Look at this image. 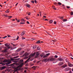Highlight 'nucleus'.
Instances as JSON below:
<instances>
[{
	"mask_svg": "<svg viewBox=\"0 0 73 73\" xmlns=\"http://www.w3.org/2000/svg\"><path fill=\"white\" fill-rule=\"evenodd\" d=\"M14 59L13 58H11L10 59H8L7 60H5L3 61V62L6 63L7 62V63H6V64H10L11 62V61H13Z\"/></svg>",
	"mask_w": 73,
	"mask_h": 73,
	"instance_id": "obj_1",
	"label": "nucleus"
},
{
	"mask_svg": "<svg viewBox=\"0 0 73 73\" xmlns=\"http://www.w3.org/2000/svg\"><path fill=\"white\" fill-rule=\"evenodd\" d=\"M19 60V59H15V60L16 61H15V62H17L18 61L19 63H21V64H20V67H21L22 66H23V64H24V63H21L22 62H23V60H21L19 61H18V60Z\"/></svg>",
	"mask_w": 73,
	"mask_h": 73,
	"instance_id": "obj_2",
	"label": "nucleus"
},
{
	"mask_svg": "<svg viewBox=\"0 0 73 73\" xmlns=\"http://www.w3.org/2000/svg\"><path fill=\"white\" fill-rule=\"evenodd\" d=\"M19 66H17L16 68H15L14 70V72H13V73H14L15 72L17 71L19 69Z\"/></svg>",
	"mask_w": 73,
	"mask_h": 73,
	"instance_id": "obj_3",
	"label": "nucleus"
},
{
	"mask_svg": "<svg viewBox=\"0 0 73 73\" xmlns=\"http://www.w3.org/2000/svg\"><path fill=\"white\" fill-rule=\"evenodd\" d=\"M49 60L50 61H54L56 60V58H51L49 59Z\"/></svg>",
	"mask_w": 73,
	"mask_h": 73,
	"instance_id": "obj_4",
	"label": "nucleus"
},
{
	"mask_svg": "<svg viewBox=\"0 0 73 73\" xmlns=\"http://www.w3.org/2000/svg\"><path fill=\"white\" fill-rule=\"evenodd\" d=\"M39 53L38 52H37L36 53V55L35 57L36 58L37 57H38V56H39Z\"/></svg>",
	"mask_w": 73,
	"mask_h": 73,
	"instance_id": "obj_5",
	"label": "nucleus"
},
{
	"mask_svg": "<svg viewBox=\"0 0 73 73\" xmlns=\"http://www.w3.org/2000/svg\"><path fill=\"white\" fill-rule=\"evenodd\" d=\"M25 6L27 7V8H30L31 7V5L28 3H26L25 5Z\"/></svg>",
	"mask_w": 73,
	"mask_h": 73,
	"instance_id": "obj_6",
	"label": "nucleus"
},
{
	"mask_svg": "<svg viewBox=\"0 0 73 73\" xmlns=\"http://www.w3.org/2000/svg\"><path fill=\"white\" fill-rule=\"evenodd\" d=\"M28 53H25L24 55H23V56H25V57H26L27 56H28Z\"/></svg>",
	"mask_w": 73,
	"mask_h": 73,
	"instance_id": "obj_7",
	"label": "nucleus"
},
{
	"mask_svg": "<svg viewBox=\"0 0 73 73\" xmlns=\"http://www.w3.org/2000/svg\"><path fill=\"white\" fill-rule=\"evenodd\" d=\"M6 68V67L5 66H4L2 68L0 67V70H4V69H5Z\"/></svg>",
	"mask_w": 73,
	"mask_h": 73,
	"instance_id": "obj_8",
	"label": "nucleus"
},
{
	"mask_svg": "<svg viewBox=\"0 0 73 73\" xmlns=\"http://www.w3.org/2000/svg\"><path fill=\"white\" fill-rule=\"evenodd\" d=\"M5 45L6 46H7L8 49H9V48H10V47L9 46V45L7 44V43L5 44Z\"/></svg>",
	"mask_w": 73,
	"mask_h": 73,
	"instance_id": "obj_9",
	"label": "nucleus"
},
{
	"mask_svg": "<svg viewBox=\"0 0 73 73\" xmlns=\"http://www.w3.org/2000/svg\"><path fill=\"white\" fill-rule=\"evenodd\" d=\"M64 64V63L63 62H60L58 64V65L59 66H62L63 64Z\"/></svg>",
	"mask_w": 73,
	"mask_h": 73,
	"instance_id": "obj_10",
	"label": "nucleus"
},
{
	"mask_svg": "<svg viewBox=\"0 0 73 73\" xmlns=\"http://www.w3.org/2000/svg\"><path fill=\"white\" fill-rule=\"evenodd\" d=\"M25 33H26L25 31H23V32H22V33H21V36H23L24 35V34Z\"/></svg>",
	"mask_w": 73,
	"mask_h": 73,
	"instance_id": "obj_11",
	"label": "nucleus"
},
{
	"mask_svg": "<svg viewBox=\"0 0 73 73\" xmlns=\"http://www.w3.org/2000/svg\"><path fill=\"white\" fill-rule=\"evenodd\" d=\"M35 53H34L33 54H31L30 55V57H33L35 55Z\"/></svg>",
	"mask_w": 73,
	"mask_h": 73,
	"instance_id": "obj_12",
	"label": "nucleus"
},
{
	"mask_svg": "<svg viewBox=\"0 0 73 73\" xmlns=\"http://www.w3.org/2000/svg\"><path fill=\"white\" fill-rule=\"evenodd\" d=\"M68 64L70 67H72L73 66V64L69 62L68 63Z\"/></svg>",
	"mask_w": 73,
	"mask_h": 73,
	"instance_id": "obj_13",
	"label": "nucleus"
},
{
	"mask_svg": "<svg viewBox=\"0 0 73 73\" xmlns=\"http://www.w3.org/2000/svg\"><path fill=\"white\" fill-rule=\"evenodd\" d=\"M43 60L44 61V62H46L47 61H48L49 60L47 58H44L43 59Z\"/></svg>",
	"mask_w": 73,
	"mask_h": 73,
	"instance_id": "obj_14",
	"label": "nucleus"
},
{
	"mask_svg": "<svg viewBox=\"0 0 73 73\" xmlns=\"http://www.w3.org/2000/svg\"><path fill=\"white\" fill-rule=\"evenodd\" d=\"M18 54V53H14L12 54V55L13 56H16Z\"/></svg>",
	"mask_w": 73,
	"mask_h": 73,
	"instance_id": "obj_15",
	"label": "nucleus"
},
{
	"mask_svg": "<svg viewBox=\"0 0 73 73\" xmlns=\"http://www.w3.org/2000/svg\"><path fill=\"white\" fill-rule=\"evenodd\" d=\"M70 70V68H66L65 69V71H68Z\"/></svg>",
	"mask_w": 73,
	"mask_h": 73,
	"instance_id": "obj_16",
	"label": "nucleus"
},
{
	"mask_svg": "<svg viewBox=\"0 0 73 73\" xmlns=\"http://www.w3.org/2000/svg\"><path fill=\"white\" fill-rule=\"evenodd\" d=\"M30 59V58H29L28 59H27L26 61L25 62V63H26L27 62H28L29 61V60Z\"/></svg>",
	"mask_w": 73,
	"mask_h": 73,
	"instance_id": "obj_17",
	"label": "nucleus"
},
{
	"mask_svg": "<svg viewBox=\"0 0 73 73\" xmlns=\"http://www.w3.org/2000/svg\"><path fill=\"white\" fill-rule=\"evenodd\" d=\"M21 22H25V21L24 19H22L21 20Z\"/></svg>",
	"mask_w": 73,
	"mask_h": 73,
	"instance_id": "obj_18",
	"label": "nucleus"
},
{
	"mask_svg": "<svg viewBox=\"0 0 73 73\" xmlns=\"http://www.w3.org/2000/svg\"><path fill=\"white\" fill-rule=\"evenodd\" d=\"M21 50V48H20L17 50H16V51L17 52H19V51H20Z\"/></svg>",
	"mask_w": 73,
	"mask_h": 73,
	"instance_id": "obj_19",
	"label": "nucleus"
},
{
	"mask_svg": "<svg viewBox=\"0 0 73 73\" xmlns=\"http://www.w3.org/2000/svg\"><path fill=\"white\" fill-rule=\"evenodd\" d=\"M66 67H67V65L65 64L62 66V67L64 68Z\"/></svg>",
	"mask_w": 73,
	"mask_h": 73,
	"instance_id": "obj_20",
	"label": "nucleus"
},
{
	"mask_svg": "<svg viewBox=\"0 0 73 73\" xmlns=\"http://www.w3.org/2000/svg\"><path fill=\"white\" fill-rule=\"evenodd\" d=\"M58 60L60 61H62L63 60V59L61 58H58Z\"/></svg>",
	"mask_w": 73,
	"mask_h": 73,
	"instance_id": "obj_21",
	"label": "nucleus"
},
{
	"mask_svg": "<svg viewBox=\"0 0 73 73\" xmlns=\"http://www.w3.org/2000/svg\"><path fill=\"white\" fill-rule=\"evenodd\" d=\"M40 40H39L37 41V42H36L37 44H40Z\"/></svg>",
	"mask_w": 73,
	"mask_h": 73,
	"instance_id": "obj_22",
	"label": "nucleus"
},
{
	"mask_svg": "<svg viewBox=\"0 0 73 73\" xmlns=\"http://www.w3.org/2000/svg\"><path fill=\"white\" fill-rule=\"evenodd\" d=\"M59 17L60 19H61L62 20L63 19H64V18H63V17H61V16H60V17Z\"/></svg>",
	"mask_w": 73,
	"mask_h": 73,
	"instance_id": "obj_23",
	"label": "nucleus"
},
{
	"mask_svg": "<svg viewBox=\"0 0 73 73\" xmlns=\"http://www.w3.org/2000/svg\"><path fill=\"white\" fill-rule=\"evenodd\" d=\"M7 17L9 18V19H10V18H12V17L11 16H8Z\"/></svg>",
	"mask_w": 73,
	"mask_h": 73,
	"instance_id": "obj_24",
	"label": "nucleus"
},
{
	"mask_svg": "<svg viewBox=\"0 0 73 73\" xmlns=\"http://www.w3.org/2000/svg\"><path fill=\"white\" fill-rule=\"evenodd\" d=\"M53 22L52 20H50L49 21V23H51Z\"/></svg>",
	"mask_w": 73,
	"mask_h": 73,
	"instance_id": "obj_25",
	"label": "nucleus"
},
{
	"mask_svg": "<svg viewBox=\"0 0 73 73\" xmlns=\"http://www.w3.org/2000/svg\"><path fill=\"white\" fill-rule=\"evenodd\" d=\"M8 49L6 48V49H5V50H4V52H7V50Z\"/></svg>",
	"mask_w": 73,
	"mask_h": 73,
	"instance_id": "obj_26",
	"label": "nucleus"
},
{
	"mask_svg": "<svg viewBox=\"0 0 73 73\" xmlns=\"http://www.w3.org/2000/svg\"><path fill=\"white\" fill-rule=\"evenodd\" d=\"M5 12L6 13H9V9H8L6 11H5Z\"/></svg>",
	"mask_w": 73,
	"mask_h": 73,
	"instance_id": "obj_27",
	"label": "nucleus"
},
{
	"mask_svg": "<svg viewBox=\"0 0 73 73\" xmlns=\"http://www.w3.org/2000/svg\"><path fill=\"white\" fill-rule=\"evenodd\" d=\"M30 65L31 66H33L34 65V64L32 63H30Z\"/></svg>",
	"mask_w": 73,
	"mask_h": 73,
	"instance_id": "obj_28",
	"label": "nucleus"
},
{
	"mask_svg": "<svg viewBox=\"0 0 73 73\" xmlns=\"http://www.w3.org/2000/svg\"><path fill=\"white\" fill-rule=\"evenodd\" d=\"M32 68H33V69L34 70H35V69H36L35 66H34L33 67H32Z\"/></svg>",
	"mask_w": 73,
	"mask_h": 73,
	"instance_id": "obj_29",
	"label": "nucleus"
},
{
	"mask_svg": "<svg viewBox=\"0 0 73 73\" xmlns=\"http://www.w3.org/2000/svg\"><path fill=\"white\" fill-rule=\"evenodd\" d=\"M70 15H73V11L71 12Z\"/></svg>",
	"mask_w": 73,
	"mask_h": 73,
	"instance_id": "obj_30",
	"label": "nucleus"
},
{
	"mask_svg": "<svg viewBox=\"0 0 73 73\" xmlns=\"http://www.w3.org/2000/svg\"><path fill=\"white\" fill-rule=\"evenodd\" d=\"M50 54V53H47V54H46V55L47 56H49Z\"/></svg>",
	"mask_w": 73,
	"mask_h": 73,
	"instance_id": "obj_31",
	"label": "nucleus"
},
{
	"mask_svg": "<svg viewBox=\"0 0 73 73\" xmlns=\"http://www.w3.org/2000/svg\"><path fill=\"white\" fill-rule=\"evenodd\" d=\"M3 16H4L5 17H8V16H7V15H3Z\"/></svg>",
	"mask_w": 73,
	"mask_h": 73,
	"instance_id": "obj_32",
	"label": "nucleus"
},
{
	"mask_svg": "<svg viewBox=\"0 0 73 73\" xmlns=\"http://www.w3.org/2000/svg\"><path fill=\"white\" fill-rule=\"evenodd\" d=\"M63 22H66V21H67L65 19H63Z\"/></svg>",
	"mask_w": 73,
	"mask_h": 73,
	"instance_id": "obj_33",
	"label": "nucleus"
},
{
	"mask_svg": "<svg viewBox=\"0 0 73 73\" xmlns=\"http://www.w3.org/2000/svg\"><path fill=\"white\" fill-rule=\"evenodd\" d=\"M36 46H34L33 47V49H35V48H36Z\"/></svg>",
	"mask_w": 73,
	"mask_h": 73,
	"instance_id": "obj_34",
	"label": "nucleus"
},
{
	"mask_svg": "<svg viewBox=\"0 0 73 73\" xmlns=\"http://www.w3.org/2000/svg\"><path fill=\"white\" fill-rule=\"evenodd\" d=\"M19 36H17V38L16 39V40H17L18 39H19Z\"/></svg>",
	"mask_w": 73,
	"mask_h": 73,
	"instance_id": "obj_35",
	"label": "nucleus"
},
{
	"mask_svg": "<svg viewBox=\"0 0 73 73\" xmlns=\"http://www.w3.org/2000/svg\"><path fill=\"white\" fill-rule=\"evenodd\" d=\"M66 7L67 8V9H69L70 8V7L68 6H67Z\"/></svg>",
	"mask_w": 73,
	"mask_h": 73,
	"instance_id": "obj_36",
	"label": "nucleus"
},
{
	"mask_svg": "<svg viewBox=\"0 0 73 73\" xmlns=\"http://www.w3.org/2000/svg\"><path fill=\"white\" fill-rule=\"evenodd\" d=\"M18 57H19L18 56H16L14 57V58H18Z\"/></svg>",
	"mask_w": 73,
	"mask_h": 73,
	"instance_id": "obj_37",
	"label": "nucleus"
},
{
	"mask_svg": "<svg viewBox=\"0 0 73 73\" xmlns=\"http://www.w3.org/2000/svg\"><path fill=\"white\" fill-rule=\"evenodd\" d=\"M58 5H61V3H60V2H58Z\"/></svg>",
	"mask_w": 73,
	"mask_h": 73,
	"instance_id": "obj_38",
	"label": "nucleus"
},
{
	"mask_svg": "<svg viewBox=\"0 0 73 73\" xmlns=\"http://www.w3.org/2000/svg\"><path fill=\"white\" fill-rule=\"evenodd\" d=\"M52 41H53V42H56L57 41V40H52Z\"/></svg>",
	"mask_w": 73,
	"mask_h": 73,
	"instance_id": "obj_39",
	"label": "nucleus"
},
{
	"mask_svg": "<svg viewBox=\"0 0 73 73\" xmlns=\"http://www.w3.org/2000/svg\"><path fill=\"white\" fill-rule=\"evenodd\" d=\"M54 57L56 58H58V56L57 55L55 56Z\"/></svg>",
	"mask_w": 73,
	"mask_h": 73,
	"instance_id": "obj_40",
	"label": "nucleus"
},
{
	"mask_svg": "<svg viewBox=\"0 0 73 73\" xmlns=\"http://www.w3.org/2000/svg\"><path fill=\"white\" fill-rule=\"evenodd\" d=\"M25 39V38L23 37H22V40H24Z\"/></svg>",
	"mask_w": 73,
	"mask_h": 73,
	"instance_id": "obj_41",
	"label": "nucleus"
},
{
	"mask_svg": "<svg viewBox=\"0 0 73 73\" xmlns=\"http://www.w3.org/2000/svg\"><path fill=\"white\" fill-rule=\"evenodd\" d=\"M31 2L33 3H34V1H31Z\"/></svg>",
	"mask_w": 73,
	"mask_h": 73,
	"instance_id": "obj_42",
	"label": "nucleus"
},
{
	"mask_svg": "<svg viewBox=\"0 0 73 73\" xmlns=\"http://www.w3.org/2000/svg\"><path fill=\"white\" fill-rule=\"evenodd\" d=\"M46 55H44V58H46Z\"/></svg>",
	"mask_w": 73,
	"mask_h": 73,
	"instance_id": "obj_43",
	"label": "nucleus"
},
{
	"mask_svg": "<svg viewBox=\"0 0 73 73\" xmlns=\"http://www.w3.org/2000/svg\"><path fill=\"white\" fill-rule=\"evenodd\" d=\"M37 49L38 50H39L40 49H39V47H37Z\"/></svg>",
	"mask_w": 73,
	"mask_h": 73,
	"instance_id": "obj_44",
	"label": "nucleus"
},
{
	"mask_svg": "<svg viewBox=\"0 0 73 73\" xmlns=\"http://www.w3.org/2000/svg\"><path fill=\"white\" fill-rule=\"evenodd\" d=\"M46 33H47V34H48V35H50V33H49L48 32H46Z\"/></svg>",
	"mask_w": 73,
	"mask_h": 73,
	"instance_id": "obj_45",
	"label": "nucleus"
},
{
	"mask_svg": "<svg viewBox=\"0 0 73 73\" xmlns=\"http://www.w3.org/2000/svg\"><path fill=\"white\" fill-rule=\"evenodd\" d=\"M25 18L27 20H29V19H28L27 17H25Z\"/></svg>",
	"mask_w": 73,
	"mask_h": 73,
	"instance_id": "obj_46",
	"label": "nucleus"
},
{
	"mask_svg": "<svg viewBox=\"0 0 73 73\" xmlns=\"http://www.w3.org/2000/svg\"><path fill=\"white\" fill-rule=\"evenodd\" d=\"M25 23H20V24H25Z\"/></svg>",
	"mask_w": 73,
	"mask_h": 73,
	"instance_id": "obj_47",
	"label": "nucleus"
},
{
	"mask_svg": "<svg viewBox=\"0 0 73 73\" xmlns=\"http://www.w3.org/2000/svg\"><path fill=\"white\" fill-rule=\"evenodd\" d=\"M54 24L56 25V21H54Z\"/></svg>",
	"mask_w": 73,
	"mask_h": 73,
	"instance_id": "obj_48",
	"label": "nucleus"
},
{
	"mask_svg": "<svg viewBox=\"0 0 73 73\" xmlns=\"http://www.w3.org/2000/svg\"><path fill=\"white\" fill-rule=\"evenodd\" d=\"M27 24H29V21H27Z\"/></svg>",
	"mask_w": 73,
	"mask_h": 73,
	"instance_id": "obj_49",
	"label": "nucleus"
},
{
	"mask_svg": "<svg viewBox=\"0 0 73 73\" xmlns=\"http://www.w3.org/2000/svg\"><path fill=\"white\" fill-rule=\"evenodd\" d=\"M17 22H18V23H19V22H20V20H17Z\"/></svg>",
	"mask_w": 73,
	"mask_h": 73,
	"instance_id": "obj_50",
	"label": "nucleus"
},
{
	"mask_svg": "<svg viewBox=\"0 0 73 73\" xmlns=\"http://www.w3.org/2000/svg\"><path fill=\"white\" fill-rule=\"evenodd\" d=\"M17 45V44H13V46H16Z\"/></svg>",
	"mask_w": 73,
	"mask_h": 73,
	"instance_id": "obj_51",
	"label": "nucleus"
},
{
	"mask_svg": "<svg viewBox=\"0 0 73 73\" xmlns=\"http://www.w3.org/2000/svg\"><path fill=\"white\" fill-rule=\"evenodd\" d=\"M8 38L11 37V36L10 35H8Z\"/></svg>",
	"mask_w": 73,
	"mask_h": 73,
	"instance_id": "obj_52",
	"label": "nucleus"
},
{
	"mask_svg": "<svg viewBox=\"0 0 73 73\" xmlns=\"http://www.w3.org/2000/svg\"><path fill=\"white\" fill-rule=\"evenodd\" d=\"M41 12H40V13H39L40 14V16H41Z\"/></svg>",
	"mask_w": 73,
	"mask_h": 73,
	"instance_id": "obj_53",
	"label": "nucleus"
},
{
	"mask_svg": "<svg viewBox=\"0 0 73 73\" xmlns=\"http://www.w3.org/2000/svg\"><path fill=\"white\" fill-rule=\"evenodd\" d=\"M53 9H54V10H56V8H55H55H53Z\"/></svg>",
	"mask_w": 73,
	"mask_h": 73,
	"instance_id": "obj_54",
	"label": "nucleus"
},
{
	"mask_svg": "<svg viewBox=\"0 0 73 73\" xmlns=\"http://www.w3.org/2000/svg\"><path fill=\"white\" fill-rule=\"evenodd\" d=\"M35 3H37L36 0H35Z\"/></svg>",
	"mask_w": 73,
	"mask_h": 73,
	"instance_id": "obj_55",
	"label": "nucleus"
},
{
	"mask_svg": "<svg viewBox=\"0 0 73 73\" xmlns=\"http://www.w3.org/2000/svg\"><path fill=\"white\" fill-rule=\"evenodd\" d=\"M27 72V70H25V71H24V72L25 73H26Z\"/></svg>",
	"mask_w": 73,
	"mask_h": 73,
	"instance_id": "obj_56",
	"label": "nucleus"
},
{
	"mask_svg": "<svg viewBox=\"0 0 73 73\" xmlns=\"http://www.w3.org/2000/svg\"><path fill=\"white\" fill-rule=\"evenodd\" d=\"M69 73H72L71 72V71H70V72H69Z\"/></svg>",
	"mask_w": 73,
	"mask_h": 73,
	"instance_id": "obj_57",
	"label": "nucleus"
},
{
	"mask_svg": "<svg viewBox=\"0 0 73 73\" xmlns=\"http://www.w3.org/2000/svg\"><path fill=\"white\" fill-rule=\"evenodd\" d=\"M52 8H53H53H55L54 6H52Z\"/></svg>",
	"mask_w": 73,
	"mask_h": 73,
	"instance_id": "obj_58",
	"label": "nucleus"
},
{
	"mask_svg": "<svg viewBox=\"0 0 73 73\" xmlns=\"http://www.w3.org/2000/svg\"><path fill=\"white\" fill-rule=\"evenodd\" d=\"M18 4V3H17V4L16 5V6H17V4Z\"/></svg>",
	"mask_w": 73,
	"mask_h": 73,
	"instance_id": "obj_59",
	"label": "nucleus"
},
{
	"mask_svg": "<svg viewBox=\"0 0 73 73\" xmlns=\"http://www.w3.org/2000/svg\"><path fill=\"white\" fill-rule=\"evenodd\" d=\"M45 21H48V19H45Z\"/></svg>",
	"mask_w": 73,
	"mask_h": 73,
	"instance_id": "obj_60",
	"label": "nucleus"
},
{
	"mask_svg": "<svg viewBox=\"0 0 73 73\" xmlns=\"http://www.w3.org/2000/svg\"><path fill=\"white\" fill-rule=\"evenodd\" d=\"M27 14H28V15H30V13H28V14L27 13Z\"/></svg>",
	"mask_w": 73,
	"mask_h": 73,
	"instance_id": "obj_61",
	"label": "nucleus"
},
{
	"mask_svg": "<svg viewBox=\"0 0 73 73\" xmlns=\"http://www.w3.org/2000/svg\"><path fill=\"white\" fill-rule=\"evenodd\" d=\"M2 38L4 39V38H5V37H2Z\"/></svg>",
	"mask_w": 73,
	"mask_h": 73,
	"instance_id": "obj_62",
	"label": "nucleus"
},
{
	"mask_svg": "<svg viewBox=\"0 0 73 73\" xmlns=\"http://www.w3.org/2000/svg\"><path fill=\"white\" fill-rule=\"evenodd\" d=\"M43 17L45 18H46V17L45 16H44Z\"/></svg>",
	"mask_w": 73,
	"mask_h": 73,
	"instance_id": "obj_63",
	"label": "nucleus"
},
{
	"mask_svg": "<svg viewBox=\"0 0 73 73\" xmlns=\"http://www.w3.org/2000/svg\"><path fill=\"white\" fill-rule=\"evenodd\" d=\"M71 58L72 60H73V58L71 57Z\"/></svg>",
	"mask_w": 73,
	"mask_h": 73,
	"instance_id": "obj_64",
	"label": "nucleus"
}]
</instances>
